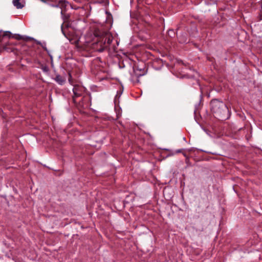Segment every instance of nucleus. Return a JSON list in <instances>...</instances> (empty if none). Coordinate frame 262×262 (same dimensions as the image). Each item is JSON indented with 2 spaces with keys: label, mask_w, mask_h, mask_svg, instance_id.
I'll list each match as a JSON object with an SVG mask.
<instances>
[{
  "label": "nucleus",
  "mask_w": 262,
  "mask_h": 262,
  "mask_svg": "<svg viewBox=\"0 0 262 262\" xmlns=\"http://www.w3.org/2000/svg\"><path fill=\"white\" fill-rule=\"evenodd\" d=\"M85 35L86 45L91 43V47L96 51L102 52L107 50L117 52L119 41L115 39L112 34H80Z\"/></svg>",
  "instance_id": "obj_1"
},
{
  "label": "nucleus",
  "mask_w": 262,
  "mask_h": 262,
  "mask_svg": "<svg viewBox=\"0 0 262 262\" xmlns=\"http://www.w3.org/2000/svg\"><path fill=\"white\" fill-rule=\"evenodd\" d=\"M210 109L214 116L219 120H225L229 117V111L223 101L212 99L210 102Z\"/></svg>",
  "instance_id": "obj_2"
},
{
  "label": "nucleus",
  "mask_w": 262,
  "mask_h": 262,
  "mask_svg": "<svg viewBox=\"0 0 262 262\" xmlns=\"http://www.w3.org/2000/svg\"><path fill=\"white\" fill-rule=\"evenodd\" d=\"M11 38H14L18 40H23L25 42L33 41L37 45H41L40 41H38L33 37L21 35L19 34H0V46L4 47L10 43L8 40Z\"/></svg>",
  "instance_id": "obj_3"
},
{
  "label": "nucleus",
  "mask_w": 262,
  "mask_h": 262,
  "mask_svg": "<svg viewBox=\"0 0 262 262\" xmlns=\"http://www.w3.org/2000/svg\"><path fill=\"white\" fill-rule=\"evenodd\" d=\"M63 35L72 44L75 45L77 48L87 46L85 35L80 34H63Z\"/></svg>",
  "instance_id": "obj_4"
},
{
  "label": "nucleus",
  "mask_w": 262,
  "mask_h": 262,
  "mask_svg": "<svg viewBox=\"0 0 262 262\" xmlns=\"http://www.w3.org/2000/svg\"><path fill=\"white\" fill-rule=\"evenodd\" d=\"M78 109H86L91 105V98L88 92L81 97L77 98L76 101H73Z\"/></svg>",
  "instance_id": "obj_5"
},
{
  "label": "nucleus",
  "mask_w": 262,
  "mask_h": 262,
  "mask_svg": "<svg viewBox=\"0 0 262 262\" xmlns=\"http://www.w3.org/2000/svg\"><path fill=\"white\" fill-rule=\"evenodd\" d=\"M73 101H76L77 98L81 97L83 95L88 93L84 87L78 84L74 85L73 88Z\"/></svg>",
  "instance_id": "obj_6"
},
{
  "label": "nucleus",
  "mask_w": 262,
  "mask_h": 262,
  "mask_svg": "<svg viewBox=\"0 0 262 262\" xmlns=\"http://www.w3.org/2000/svg\"><path fill=\"white\" fill-rule=\"evenodd\" d=\"M113 22L112 16L111 14H109L107 16L105 25V28L107 30L111 29L112 27Z\"/></svg>",
  "instance_id": "obj_7"
},
{
  "label": "nucleus",
  "mask_w": 262,
  "mask_h": 262,
  "mask_svg": "<svg viewBox=\"0 0 262 262\" xmlns=\"http://www.w3.org/2000/svg\"><path fill=\"white\" fill-rule=\"evenodd\" d=\"M54 79L58 84L60 85L64 84L66 81V77L62 76L59 74H56Z\"/></svg>",
  "instance_id": "obj_8"
},
{
  "label": "nucleus",
  "mask_w": 262,
  "mask_h": 262,
  "mask_svg": "<svg viewBox=\"0 0 262 262\" xmlns=\"http://www.w3.org/2000/svg\"><path fill=\"white\" fill-rule=\"evenodd\" d=\"M13 4L17 9H22L24 7L23 3L20 0H13Z\"/></svg>",
  "instance_id": "obj_9"
},
{
  "label": "nucleus",
  "mask_w": 262,
  "mask_h": 262,
  "mask_svg": "<svg viewBox=\"0 0 262 262\" xmlns=\"http://www.w3.org/2000/svg\"><path fill=\"white\" fill-rule=\"evenodd\" d=\"M101 63L102 62L100 60V58L99 57H97L92 61V67H95V66H101L100 63Z\"/></svg>",
  "instance_id": "obj_10"
},
{
  "label": "nucleus",
  "mask_w": 262,
  "mask_h": 262,
  "mask_svg": "<svg viewBox=\"0 0 262 262\" xmlns=\"http://www.w3.org/2000/svg\"><path fill=\"white\" fill-rule=\"evenodd\" d=\"M57 6L60 7H62L63 6L66 7L67 6V3L64 1H60Z\"/></svg>",
  "instance_id": "obj_11"
},
{
  "label": "nucleus",
  "mask_w": 262,
  "mask_h": 262,
  "mask_svg": "<svg viewBox=\"0 0 262 262\" xmlns=\"http://www.w3.org/2000/svg\"><path fill=\"white\" fill-rule=\"evenodd\" d=\"M68 25H69V24H68V23H66V22H64V23L62 25V26H61V31H62V33H64V27H68Z\"/></svg>",
  "instance_id": "obj_12"
},
{
  "label": "nucleus",
  "mask_w": 262,
  "mask_h": 262,
  "mask_svg": "<svg viewBox=\"0 0 262 262\" xmlns=\"http://www.w3.org/2000/svg\"><path fill=\"white\" fill-rule=\"evenodd\" d=\"M91 28H93L96 29L97 25H96V24H92V26H91ZM98 31H99L98 30L96 29V30H95L94 31V32L93 33H98Z\"/></svg>",
  "instance_id": "obj_13"
},
{
  "label": "nucleus",
  "mask_w": 262,
  "mask_h": 262,
  "mask_svg": "<svg viewBox=\"0 0 262 262\" xmlns=\"http://www.w3.org/2000/svg\"><path fill=\"white\" fill-rule=\"evenodd\" d=\"M144 74H145V71H143L142 72V73H139V74H137L138 76H137V81L138 82L139 81V79H138L139 76H142V75H144Z\"/></svg>",
  "instance_id": "obj_14"
},
{
  "label": "nucleus",
  "mask_w": 262,
  "mask_h": 262,
  "mask_svg": "<svg viewBox=\"0 0 262 262\" xmlns=\"http://www.w3.org/2000/svg\"><path fill=\"white\" fill-rule=\"evenodd\" d=\"M69 81L70 83L72 82V75L70 72H69Z\"/></svg>",
  "instance_id": "obj_15"
},
{
  "label": "nucleus",
  "mask_w": 262,
  "mask_h": 262,
  "mask_svg": "<svg viewBox=\"0 0 262 262\" xmlns=\"http://www.w3.org/2000/svg\"><path fill=\"white\" fill-rule=\"evenodd\" d=\"M183 150V149H178L177 151H176V153H180V152H183L182 151Z\"/></svg>",
  "instance_id": "obj_16"
},
{
  "label": "nucleus",
  "mask_w": 262,
  "mask_h": 262,
  "mask_svg": "<svg viewBox=\"0 0 262 262\" xmlns=\"http://www.w3.org/2000/svg\"><path fill=\"white\" fill-rule=\"evenodd\" d=\"M0 33H11L10 31H3V30H0Z\"/></svg>",
  "instance_id": "obj_17"
},
{
  "label": "nucleus",
  "mask_w": 262,
  "mask_h": 262,
  "mask_svg": "<svg viewBox=\"0 0 262 262\" xmlns=\"http://www.w3.org/2000/svg\"><path fill=\"white\" fill-rule=\"evenodd\" d=\"M186 40H181V39H180V38H179V42H180L183 43V42H186Z\"/></svg>",
  "instance_id": "obj_18"
},
{
  "label": "nucleus",
  "mask_w": 262,
  "mask_h": 262,
  "mask_svg": "<svg viewBox=\"0 0 262 262\" xmlns=\"http://www.w3.org/2000/svg\"><path fill=\"white\" fill-rule=\"evenodd\" d=\"M183 153V155L185 157H187V155H186V154L185 152H182Z\"/></svg>",
  "instance_id": "obj_19"
},
{
  "label": "nucleus",
  "mask_w": 262,
  "mask_h": 262,
  "mask_svg": "<svg viewBox=\"0 0 262 262\" xmlns=\"http://www.w3.org/2000/svg\"><path fill=\"white\" fill-rule=\"evenodd\" d=\"M63 10L61 9V14L62 15H63Z\"/></svg>",
  "instance_id": "obj_20"
},
{
  "label": "nucleus",
  "mask_w": 262,
  "mask_h": 262,
  "mask_svg": "<svg viewBox=\"0 0 262 262\" xmlns=\"http://www.w3.org/2000/svg\"><path fill=\"white\" fill-rule=\"evenodd\" d=\"M139 37L140 38H141V40H144V39H143L142 37H141V36H140V35H139Z\"/></svg>",
  "instance_id": "obj_21"
},
{
  "label": "nucleus",
  "mask_w": 262,
  "mask_h": 262,
  "mask_svg": "<svg viewBox=\"0 0 262 262\" xmlns=\"http://www.w3.org/2000/svg\"><path fill=\"white\" fill-rule=\"evenodd\" d=\"M103 33H107L106 31H104Z\"/></svg>",
  "instance_id": "obj_22"
},
{
  "label": "nucleus",
  "mask_w": 262,
  "mask_h": 262,
  "mask_svg": "<svg viewBox=\"0 0 262 262\" xmlns=\"http://www.w3.org/2000/svg\"><path fill=\"white\" fill-rule=\"evenodd\" d=\"M200 1L199 2H198L197 3H195V4H198L199 3Z\"/></svg>",
  "instance_id": "obj_23"
}]
</instances>
